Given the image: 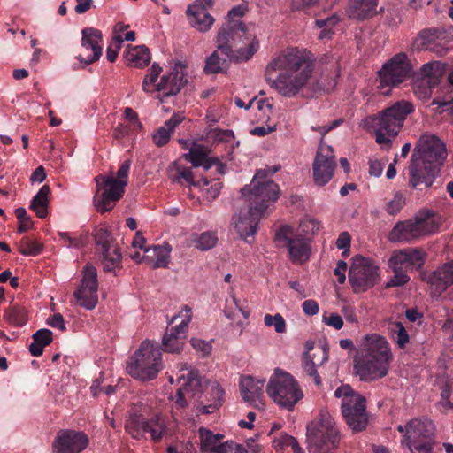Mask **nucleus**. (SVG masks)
Listing matches in <instances>:
<instances>
[{
	"label": "nucleus",
	"instance_id": "obj_1",
	"mask_svg": "<svg viewBox=\"0 0 453 453\" xmlns=\"http://www.w3.org/2000/svg\"><path fill=\"white\" fill-rule=\"evenodd\" d=\"M314 58L304 49L288 48L272 59L265 68L268 85L285 97L296 96L311 79Z\"/></svg>",
	"mask_w": 453,
	"mask_h": 453
},
{
	"label": "nucleus",
	"instance_id": "obj_2",
	"mask_svg": "<svg viewBox=\"0 0 453 453\" xmlns=\"http://www.w3.org/2000/svg\"><path fill=\"white\" fill-rule=\"evenodd\" d=\"M242 195L243 207L238 214L234 215L232 221L239 236L250 243L249 237L253 238L257 233V225L269 203L278 199L279 187L266 179L264 170H258L250 186L242 189Z\"/></svg>",
	"mask_w": 453,
	"mask_h": 453
},
{
	"label": "nucleus",
	"instance_id": "obj_3",
	"mask_svg": "<svg viewBox=\"0 0 453 453\" xmlns=\"http://www.w3.org/2000/svg\"><path fill=\"white\" fill-rule=\"evenodd\" d=\"M245 37L250 40L247 48H240L237 50L238 60H249L257 51L259 42L251 35H247L245 25L241 21L229 22L225 24L218 32V50L214 51L206 60L204 72L207 74L226 73L230 65L233 58L232 45L230 40Z\"/></svg>",
	"mask_w": 453,
	"mask_h": 453
},
{
	"label": "nucleus",
	"instance_id": "obj_4",
	"mask_svg": "<svg viewBox=\"0 0 453 453\" xmlns=\"http://www.w3.org/2000/svg\"><path fill=\"white\" fill-rule=\"evenodd\" d=\"M446 156L445 146L436 136L420 141L413 150L408 168L409 186L414 189H421L422 185L431 187Z\"/></svg>",
	"mask_w": 453,
	"mask_h": 453
},
{
	"label": "nucleus",
	"instance_id": "obj_5",
	"mask_svg": "<svg viewBox=\"0 0 453 453\" xmlns=\"http://www.w3.org/2000/svg\"><path fill=\"white\" fill-rule=\"evenodd\" d=\"M365 342L367 349L355 358V372L364 381L381 379L388 374L392 359L388 344L378 334L366 336Z\"/></svg>",
	"mask_w": 453,
	"mask_h": 453
},
{
	"label": "nucleus",
	"instance_id": "obj_6",
	"mask_svg": "<svg viewBox=\"0 0 453 453\" xmlns=\"http://www.w3.org/2000/svg\"><path fill=\"white\" fill-rule=\"evenodd\" d=\"M414 111V106L408 101H398L371 117V125L375 131L376 142L391 144V138L400 132L407 116Z\"/></svg>",
	"mask_w": 453,
	"mask_h": 453
},
{
	"label": "nucleus",
	"instance_id": "obj_7",
	"mask_svg": "<svg viewBox=\"0 0 453 453\" xmlns=\"http://www.w3.org/2000/svg\"><path fill=\"white\" fill-rule=\"evenodd\" d=\"M309 453H331L340 444V432L326 411H321L306 427Z\"/></svg>",
	"mask_w": 453,
	"mask_h": 453
},
{
	"label": "nucleus",
	"instance_id": "obj_8",
	"mask_svg": "<svg viewBox=\"0 0 453 453\" xmlns=\"http://www.w3.org/2000/svg\"><path fill=\"white\" fill-rule=\"evenodd\" d=\"M130 167L131 160L127 159L120 165L116 177L98 175L95 178L97 191L94 196V204L99 212L111 211L123 196Z\"/></svg>",
	"mask_w": 453,
	"mask_h": 453
},
{
	"label": "nucleus",
	"instance_id": "obj_9",
	"mask_svg": "<svg viewBox=\"0 0 453 453\" xmlns=\"http://www.w3.org/2000/svg\"><path fill=\"white\" fill-rule=\"evenodd\" d=\"M162 368L161 351L150 341L142 342L127 366L134 379L146 381L155 379Z\"/></svg>",
	"mask_w": 453,
	"mask_h": 453
},
{
	"label": "nucleus",
	"instance_id": "obj_10",
	"mask_svg": "<svg viewBox=\"0 0 453 453\" xmlns=\"http://www.w3.org/2000/svg\"><path fill=\"white\" fill-rule=\"evenodd\" d=\"M266 392L280 407L292 411L303 397V393L296 380L288 372L276 369L271 376Z\"/></svg>",
	"mask_w": 453,
	"mask_h": 453
},
{
	"label": "nucleus",
	"instance_id": "obj_11",
	"mask_svg": "<svg viewBox=\"0 0 453 453\" xmlns=\"http://www.w3.org/2000/svg\"><path fill=\"white\" fill-rule=\"evenodd\" d=\"M126 431L134 439L144 438L150 434L151 441L158 442L167 434V418L160 414H154L146 419L142 414L132 411L125 425Z\"/></svg>",
	"mask_w": 453,
	"mask_h": 453
},
{
	"label": "nucleus",
	"instance_id": "obj_12",
	"mask_svg": "<svg viewBox=\"0 0 453 453\" xmlns=\"http://www.w3.org/2000/svg\"><path fill=\"white\" fill-rule=\"evenodd\" d=\"M413 74L412 66L407 55L400 52L393 56L389 60L383 64L381 69L378 72L380 85L378 88L383 94L388 95L393 87H396L408 80Z\"/></svg>",
	"mask_w": 453,
	"mask_h": 453
},
{
	"label": "nucleus",
	"instance_id": "obj_13",
	"mask_svg": "<svg viewBox=\"0 0 453 453\" xmlns=\"http://www.w3.org/2000/svg\"><path fill=\"white\" fill-rule=\"evenodd\" d=\"M439 228L433 218H416L395 224L389 233V240L394 242H410L421 236L433 234Z\"/></svg>",
	"mask_w": 453,
	"mask_h": 453
},
{
	"label": "nucleus",
	"instance_id": "obj_14",
	"mask_svg": "<svg viewBox=\"0 0 453 453\" xmlns=\"http://www.w3.org/2000/svg\"><path fill=\"white\" fill-rule=\"evenodd\" d=\"M445 73V65L440 61L424 64L414 74L412 90L417 97L426 101L432 96V89L436 87Z\"/></svg>",
	"mask_w": 453,
	"mask_h": 453
},
{
	"label": "nucleus",
	"instance_id": "obj_15",
	"mask_svg": "<svg viewBox=\"0 0 453 453\" xmlns=\"http://www.w3.org/2000/svg\"><path fill=\"white\" fill-rule=\"evenodd\" d=\"M380 280V267L371 259L359 257L351 265L349 281L355 293H362L372 288Z\"/></svg>",
	"mask_w": 453,
	"mask_h": 453
},
{
	"label": "nucleus",
	"instance_id": "obj_16",
	"mask_svg": "<svg viewBox=\"0 0 453 453\" xmlns=\"http://www.w3.org/2000/svg\"><path fill=\"white\" fill-rule=\"evenodd\" d=\"M96 253L104 263V269L111 272L121 262V253L112 234L105 227L96 226L93 231Z\"/></svg>",
	"mask_w": 453,
	"mask_h": 453
},
{
	"label": "nucleus",
	"instance_id": "obj_17",
	"mask_svg": "<svg viewBox=\"0 0 453 453\" xmlns=\"http://www.w3.org/2000/svg\"><path fill=\"white\" fill-rule=\"evenodd\" d=\"M177 319H180V323L173 326L170 330H166L162 339V349L169 353H180L187 338V328L192 319V309L188 305H184L181 311L173 316L169 324L174 323Z\"/></svg>",
	"mask_w": 453,
	"mask_h": 453
},
{
	"label": "nucleus",
	"instance_id": "obj_18",
	"mask_svg": "<svg viewBox=\"0 0 453 453\" xmlns=\"http://www.w3.org/2000/svg\"><path fill=\"white\" fill-rule=\"evenodd\" d=\"M275 241L288 249L293 263L303 264L309 259L311 247L307 239L295 234L290 226H280L276 231Z\"/></svg>",
	"mask_w": 453,
	"mask_h": 453
},
{
	"label": "nucleus",
	"instance_id": "obj_19",
	"mask_svg": "<svg viewBox=\"0 0 453 453\" xmlns=\"http://www.w3.org/2000/svg\"><path fill=\"white\" fill-rule=\"evenodd\" d=\"M98 281L96 269L87 265L82 270L81 284L73 296L77 303L85 309L91 311L98 303Z\"/></svg>",
	"mask_w": 453,
	"mask_h": 453
},
{
	"label": "nucleus",
	"instance_id": "obj_20",
	"mask_svg": "<svg viewBox=\"0 0 453 453\" xmlns=\"http://www.w3.org/2000/svg\"><path fill=\"white\" fill-rule=\"evenodd\" d=\"M342 417L354 433L366 429L369 423V414L366 410V399L360 395L352 399H346L341 405Z\"/></svg>",
	"mask_w": 453,
	"mask_h": 453
},
{
	"label": "nucleus",
	"instance_id": "obj_21",
	"mask_svg": "<svg viewBox=\"0 0 453 453\" xmlns=\"http://www.w3.org/2000/svg\"><path fill=\"white\" fill-rule=\"evenodd\" d=\"M336 167L332 147L320 145L312 165L313 180L318 186L328 183Z\"/></svg>",
	"mask_w": 453,
	"mask_h": 453
},
{
	"label": "nucleus",
	"instance_id": "obj_22",
	"mask_svg": "<svg viewBox=\"0 0 453 453\" xmlns=\"http://www.w3.org/2000/svg\"><path fill=\"white\" fill-rule=\"evenodd\" d=\"M88 444V437L83 432L71 429L58 432L53 441V453H80Z\"/></svg>",
	"mask_w": 453,
	"mask_h": 453
},
{
	"label": "nucleus",
	"instance_id": "obj_23",
	"mask_svg": "<svg viewBox=\"0 0 453 453\" xmlns=\"http://www.w3.org/2000/svg\"><path fill=\"white\" fill-rule=\"evenodd\" d=\"M434 426L431 420L414 418L407 423L406 434L402 440V444L408 446L413 451L414 444L424 441H433Z\"/></svg>",
	"mask_w": 453,
	"mask_h": 453
},
{
	"label": "nucleus",
	"instance_id": "obj_24",
	"mask_svg": "<svg viewBox=\"0 0 453 453\" xmlns=\"http://www.w3.org/2000/svg\"><path fill=\"white\" fill-rule=\"evenodd\" d=\"M81 48L86 51H92V54L84 55L80 53L77 58L84 65H90L97 61L102 56V46L100 45L103 41L102 32L94 27H85L81 31Z\"/></svg>",
	"mask_w": 453,
	"mask_h": 453
},
{
	"label": "nucleus",
	"instance_id": "obj_25",
	"mask_svg": "<svg viewBox=\"0 0 453 453\" xmlns=\"http://www.w3.org/2000/svg\"><path fill=\"white\" fill-rule=\"evenodd\" d=\"M426 258V251L421 248H406L394 252L389 263L396 268L405 271L422 268Z\"/></svg>",
	"mask_w": 453,
	"mask_h": 453
},
{
	"label": "nucleus",
	"instance_id": "obj_26",
	"mask_svg": "<svg viewBox=\"0 0 453 453\" xmlns=\"http://www.w3.org/2000/svg\"><path fill=\"white\" fill-rule=\"evenodd\" d=\"M183 382L175 395V403L180 408L188 406V398H194L202 393L203 384L198 371L190 370L187 375L181 376Z\"/></svg>",
	"mask_w": 453,
	"mask_h": 453
},
{
	"label": "nucleus",
	"instance_id": "obj_27",
	"mask_svg": "<svg viewBox=\"0 0 453 453\" xmlns=\"http://www.w3.org/2000/svg\"><path fill=\"white\" fill-rule=\"evenodd\" d=\"M443 35L442 30L437 27L421 30L412 42L415 50H430L439 54H444L446 49L439 47V40Z\"/></svg>",
	"mask_w": 453,
	"mask_h": 453
},
{
	"label": "nucleus",
	"instance_id": "obj_28",
	"mask_svg": "<svg viewBox=\"0 0 453 453\" xmlns=\"http://www.w3.org/2000/svg\"><path fill=\"white\" fill-rule=\"evenodd\" d=\"M433 296H440L453 285V260L443 264L429 276L428 280Z\"/></svg>",
	"mask_w": 453,
	"mask_h": 453
},
{
	"label": "nucleus",
	"instance_id": "obj_29",
	"mask_svg": "<svg viewBox=\"0 0 453 453\" xmlns=\"http://www.w3.org/2000/svg\"><path fill=\"white\" fill-rule=\"evenodd\" d=\"M186 82L183 73L175 67L169 74L162 76L156 89L163 97H168L178 94Z\"/></svg>",
	"mask_w": 453,
	"mask_h": 453
},
{
	"label": "nucleus",
	"instance_id": "obj_30",
	"mask_svg": "<svg viewBox=\"0 0 453 453\" xmlns=\"http://www.w3.org/2000/svg\"><path fill=\"white\" fill-rule=\"evenodd\" d=\"M172 247L168 243L153 245L144 249L142 259L153 268H165L169 263Z\"/></svg>",
	"mask_w": 453,
	"mask_h": 453
},
{
	"label": "nucleus",
	"instance_id": "obj_31",
	"mask_svg": "<svg viewBox=\"0 0 453 453\" xmlns=\"http://www.w3.org/2000/svg\"><path fill=\"white\" fill-rule=\"evenodd\" d=\"M265 380H255L252 376H245L240 380V393L245 402L256 403L263 395Z\"/></svg>",
	"mask_w": 453,
	"mask_h": 453
},
{
	"label": "nucleus",
	"instance_id": "obj_32",
	"mask_svg": "<svg viewBox=\"0 0 453 453\" xmlns=\"http://www.w3.org/2000/svg\"><path fill=\"white\" fill-rule=\"evenodd\" d=\"M206 390L205 398L209 403L203 404V403L201 402L197 405V410L202 414L213 413L218 410L222 405L225 394L224 389L217 382H212L208 385Z\"/></svg>",
	"mask_w": 453,
	"mask_h": 453
},
{
	"label": "nucleus",
	"instance_id": "obj_33",
	"mask_svg": "<svg viewBox=\"0 0 453 453\" xmlns=\"http://www.w3.org/2000/svg\"><path fill=\"white\" fill-rule=\"evenodd\" d=\"M200 449L203 453H220L223 447L224 434H214L212 431L200 427L198 430Z\"/></svg>",
	"mask_w": 453,
	"mask_h": 453
},
{
	"label": "nucleus",
	"instance_id": "obj_34",
	"mask_svg": "<svg viewBox=\"0 0 453 453\" xmlns=\"http://www.w3.org/2000/svg\"><path fill=\"white\" fill-rule=\"evenodd\" d=\"M211 150L204 145L192 143L188 153L184 155V158L190 162L194 167L202 166L204 170L211 169L210 162L212 157H210Z\"/></svg>",
	"mask_w": 453,
	"mask_h": 453
},
{
	"label": "nucleus",
	"instance_id": "obj_35",
	"mask_svg": "<svg viewBox=\"0 0 453 453\" xmlns=\"http://www.w3.org/2000/svg\"><path fill=\"white\" fill-rule=\"evenodd\" d=\"M186 14L189 24L200 32L209 31L214 23V18L207 11H199L196 6H188Z\"/></svg>",
	"mask_w": 453,
	"mask_h": 453
},
{
	"label": "nucleus",
	"instance_id": "obj_36",
	"mask_svg": "<svg viewBox=\"0 0 453 453\" xmlns=\"http://www.w3.org/2000/svg\"><path fill=\"white\" fill-rule=\"evenodd\" d=\"M183 117L173 114L167 121L165 122L163 127H158L152 134V140L156 146L163 147L168 143L171 134L173 133L175 127L183 120Z\"/></svg>",
	"mask_w": 453,
	"mask_h": 453
},
{
	"label": "nucleus",
	"instance_id": "obj_37",
	"mask_svg": "<svg viewBox=\"0 0 453 453\" xmlns=\"http://www.w3.org/2000/svg\"><path fill=\"white\" fill-rule=\"evenodd\" d=\"M376 6L377 0H349V13L358 19H368L375 14Z\"/></svg>",
	"mask_w": 453,
	"mask_h": 453
},
{
	"label": "nucleus",
	"instance_id": "obj_38",
	"mask_svg": "<svg viewBox=\"0 0 453 453\" xmlns=\"http://www.w3.org/2000/svg\"><path fill=\"white\" fill-rule=\"evenodd\" d=\"M126 58L129 66L143 68L150 62V53L145 45L130 47Z\"/></svg>",
	"mask_w": 453,
	"mask_h": 453
},
{
	"label": "nucleus",
	"instance_id": "obj_39",
	"mask_svg": "<svg viewBox=\"0 0 453 453\" xmlns=\"http://www.w3.org/2000/svg\"><path fill=\"white\" fill-rule=\"evenodd\" d=\"M50 194V186L43 185L31 201L29 208L34 211L40 219L46 218L48 215Z\"/></svg>",
	"mask_w": 453,
	"mask_h": 453
},
{
	"label": "nucleus",
	"instance_id": "obj_40",
	"mask_svg": "<svg viewBox=\"0 0 453 453\" xmlns=\"http://www.w3.org/2000/svg\"><path fill=\"white\" fill-rule=\"evenodd\" d=\"M4 319L16 327L23 326L27 322V313L24 307L18 304L9 306L4 312Z\"/></svg>",
	"mask_w": 453,
	"mask_h": 453
},
{
	"label": "nucleus",
	"instance_id": "obj_41",
	"mask_svg": "<svg viewBox=\"0 0 453 453\" xmlns=\"http://www.w3.org/2000/svg\"><path fill=\"white\" fill-rule=\"evenodd\" d=\"M340 18L336 14H332L325 19H317L316 27L320 29L318 35L319 39H329L334 34L333 28L339 23Z\"/></svg>",
	"mask_w": 453,
	"mask_h": 453
},
{
	"label": "nucleus",
	"instance_id": "obj_42",
	"mask_svg": "<svg viewBox=\"0 0 453 453\" xmlns=\"http://www.w3.org/2000/svg\"><path fill=\"white\" fill-rule=\"evenodd\" d=\"M273 445L276 450H281L286 447H290L293 453H303V450L296 438L287 434H281L278 438H275Z\"/></svg>",
	"mask_w": 453,
	"mask_h": 453
},
{
	"label": "nucleus",
	"instance_id": "obj_43",
	"mask_svg": "<svg viewBox=\"0 0 453 453\" xmlns=\"http://www.w3.org/2000/svg\"><path fill=\"white\" fill-rule=\"evenodd\" d=\"M332 68L334 69V76L326 81L324 78V74H322L321 79L316 83V91L323 90L328 92L335 88L337 85V78L340 76V71L336 63L332 65Z\"/></svg>",
	"mask_w": 453,
	"mask_h": 453
},
{
	"label": "nucleus",
	"instance_id": "obj_44",
	"mask_svg": "<svg viewBox=\"0 0 453 453\" xmlns=\"http://www.w3.org/2000/svg\"><path fill=\"white\" fill-rule=\"evenodd\" d=\"M391 331L393 337L400 349H404L409 342V334L406 332L403 323L395 322L392 324Z\"/></svg>",
	"mask_w": 453,
	"mask_h": 453
},
{
	"label": "nucleus",
	"instance_id": "obj_45",
	"mask_svg": "<svg viewBox=\"0 0 453 453\" xmlns=\"http://www.w3.org/2000/svg\"><path fill=\"white\" fill-rule=\"evenodd\" d=\"M42 250L40 243L30 240L28 237L22 238L20 242L19 252L25 256H36Z\"/></svg>",
	"mask_w": 453,
	"mask_h": 453
},
{
	"label": "nucleus",
	"instance_id": "obj_46",
	"mask_svg": "<svg viewBox=\"0 0 453 453\" xmlns=\"http://www.w3.org/2000/svg\"><path fill=\"white\" fill-rule=\"evenodd\" d=\"M140 129H136L134 126L127 123H119L113 128L112 135L114 139L121 141L125 138L135 135Z\"/></svg>",
	"mask_w": 453,
	"mask_h": 453
},
{
	"label": "nucleus",
	"instance_id": "obj_47",
	"mask_svg": "<svg viewBox=\"0 0 453 453\" xmlns=\"http://www.w3.org/2000/svg\"><path fill=\"white\" fill-rule=\"evenodd\" d=\"M264 322L266 326H273L276 333L281 334L286 332V321L280 313L275 315L265 314Z\"/></svg>",
	"mask_w": 453,
	"mask_h": 453
},
{
	"label": "nucleus",
	"instance_id": "obj_48",
	"mask_svg": "<svg viewBox=\"0 0 453 453\" xmlns=\"http://www.w3.org/2000/svg\"><path fill=\"white\" fill-rule=\"evenodd\" d=\"M218 242L217 235L212 232L202 233L196 241V248L201 250H208L212 249Z\"/></svg>",
	"mask_w": 453,
	"mask_h": 453
},
{
	"label": "nucleus",
	"instance_id": "obj_49",
	"mask_svg": "<svg viewBox=\"0 0 453 453\" xmlns=\"http://www.w3.org/2000/svg\"><path fill=\"white\" fill-rule=\"evenodd\" d=\"M390 265L395 274L387 283L386 288L400 287L405 285L410 280V277L406 273H403V271L405 270L403 268H396L395 265Z\"/></svg>",
	"mask_w": 453,
	"mask_h": 453
},
{
	"label": "nucleus",
	"instance_id": "obj_50",
	"mask_svg": "<svg viewBox=\"0 0 453 453\" xmlns=\"http://www.w3.org/2000/svg\"><path fill=\"white\" fill-rule=\"evenodd\" d=\"M403 204V196L401 193L397 192L395 194L393 199L387 203L385 210L388 214L395 215L402 210Z\"/></svg>",
	"mask_w": 453,
	"mask_h": 453
},
{
	"label": "nucleus",
	"instance_id": "obj_51",
	"mask_svg": "<svg viewBox=\"0 0 453 453\" xmlns=\"http://www.w3.org/2000/svg\"><path fill=\"white\" fill-rule=\"evenodd\" d=\"M162 68L157 64L154 63L150 68V74L147 75L142 81V89L145 92H150L149 85H151L156 82L157 80Z\"/></svg>",
	"mask_w": 453,
	"mask_h": 453
},
{
	"label": "nucleus",
	"instance_id": "obj_52",
	"mask_svg": "<svg viewBox=\"0 0 453 453\" xmlns=\"http://www.w3.org/2000/svg\"><path fill=\"white\" fill-rule=\"evenodd\" d=\"M122 42V37L120 35H116L114 37V42L111 43L108 46L106 50V58L109 60V62L113 63L116 61Z\"/></svg>",
	"mask_w": 453,
	"mask_h": 453
},
{
	"label": "nucleus",
	"instance_id": "obj_53",
	"mask_svg": "<svg viewBox=\"0 0 453 453\" xmlns=\"http://www.w3.org/2000/svg\"><path fill=\"white\" fill-rule=\"evenodd\" d=\"M179 178L183 179L186 182L193 186H201V182H203V186H207L209 181L207 179H203L202 180L195 181L194 176L191 169L189 168H181L178 171Z\"/></svg>",
	"mask_w": 453,
	"mask_h": 453
},
{
	"label": "nucleus",
	"instance_id": "obj_54",
	"mask_svg": "<svg viewBox=\"0 0 453 453\" xmlns=\"http://www.w3.org/2000/svg\"><path fill=\"white\" fill-rule=\"evenodd\" d=\"M300 228L306 234H315L320 228V223L314 219H306L300 223Z\"/></svg>",
	"mask_w": 453,
	"mask_h": 453
},
{
	"label": "nucleus",
	"instance_id": "obj_55",
	"mask_svg": "<svg viewBox=\"0 0 453 453\" xmlns=\"http://www.w3.org/2000/svg\"><path fill=\"white\" fill-rule=\"evenodd\" d=\"M334 396L336 398H341L342 397V403H344L346 399L349 400V399H352L354 400V398H356L357 396H360L361 395H358V394H356L352 388L349 385H343L340 388H338L335 391H334Z\"/></svg>",
	"mask_w": 453,
	"mask_h": 453
},
{
	"label": "nucleus",
	"instance_id": "obj_56",
	"mask_svg": "<svg viewBox=\"0 0 453 453\" xmlns=\"http://www.w3.org/2000/svg\"><path fill=\"white\" fill-rule=\"evenodd\" d=\"M33 340L46 347L52 342V332L49 329H40L33 334Z\"/></svg>",
	"mask_w": 453,
	"mask_h": 453
},
{
	"label": "nucleus",
	"instance_id": "obj_57",
	"mask_svg": "<svg viewBox=\"0 0 453 453\" xmlns=\"http://www.w3.org/2000/svg\"><path fill=\"white\" fill-rule=\"evenodd\" d=\"M190 344L197 352H200L203 356H208L211 351V345L206 341L198 338H191Z\"/></svg>",
	"mask_w": 453,
	"mask_h": 453
},
{
	"label": "nucleus",
	"instance_id": "obj_58",
	"mask_svg": "<svg viewBox=\"0 0 453 453\" xmlns=\"http://www.w3.org/2000/svg\"><path fill=\"white\" fill-rule=\"evenodd\" d=\"M322 321L326 325L330 326L336 330H339L343 326V319L342 316L337 313H331L329 316L324 315Z\"/></svg>",
	"mask_w": 453,
	"mask_h": 453
},
{
	"label": "nucleus",
	"instance_id": "obj_59",
	"mask_svg": "<svg viewBox=\"0 0 453 453\" xmlns=\"http://www.w3.org/2000/svg\"><path fill=\"white\" fill-rule=\"evenodd\" d=\"M220 453H248V451L242 445L233 441H226L223 443Z\"/></svg>",
	"mask_w": 453,
	"mask_h": 453
},
{
	"label": "nucleus",
	"instance_id": "obj_60",
	"mask_svg": "<svg viewBox=\"0 0 453 453\" xmlns=\"http://www.w3.org/2000/svg\"><path fill=\"white\" fill-rule=\"evenodd\" d=\"M124 117L128 120L129 125L134 126L136 129H142V125L139 121L137 113L130 107H127L124 111Z\"/></svg>",
	"mask_w": 453,
	"mask_h": 453
},
{
	"label": "nucleus",
	"instance_id": "obj_61",
	"mask_svg": "<svg viewBox=\"0 0 453 453\" xmlns=\"http://www.w3.org/2000/svg\"><path fill=\"white\" fill-rule=\"evenodd\" d=\"M351 237L348 232H342L337 240H336V246L340 250H344L342 252V255L345 256L347 250L350 246Z\"/></svg>",
	"mask_w": 453,
	"mask_h": 453
},
{
	"label": "nucleus",
	"instance_id": "obj_62",
	"mask_svg": "<svg viewBox=\"0 0 453 453\" xmlns=\"http://www.w3.org/2000/svg\"><path fill=\"white\" fill-rule=\"evenodd\" d=\"M303 311L308 316L316 315L319 311V306L317 301L313 299L305 300L302 303Z\"/></svg>",
	"mask_w": 453,
	"mask_h": 453
},
{
	"label": "nucleus",
	"instance_id": "obj_63",
	"mask_svg": "<svg viewBox=\"0 0 453 453\" xmlns=\"http://www.w3.org/2000/svg\"><path fill=\"white\" fill-rule=\"evenodd\" d=\"M47 323L50 326H52L54 328H58V329H59L61 331H65L66 330V326H65V321H64V318H63V316L60 313H54L51 318L48 319Z\"/></svg>",
	"mask_w": 453,
	"mask_h": 453
},
{
	"label": "nucleus",
	"instance_id": "obj_64",
	"mask_svg": "<svg viewBox=\"0 0 453 453\" xmlns=\"http://www.w3.org/2000/svg\"><path fill=\"white\" fill-rule=\"evenodd\" d=\"M412 453H434V441H427L414 444Z\"/></svg>",
	"mask_w": 453,
	"mask_h": 453
}]
</instances>
